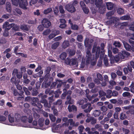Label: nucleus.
I'll use <instances>...</instances> for the list:
<instances>
[{
  "mask_svg": "<svg viewBox=\"0 0 134 134\" xmlns=\"http://www.w3.org/2000/svg\"><path fill=\"white\" fill-rule=\"evenodd\" d=\"M85 60L86 64L84 62H82L80 66V69H82L84 67H86L90 64L91 65H94L96 63V59L93 57H92L91 52L89 50L86 51Z\"/></svg>",
  "mask_w": 134,
  "mask_h": 134,
  "instance_id": "1",
  "label": "nucleus"
},
{
  "mask_svg": "<svg viewBox=\"0 0 134 134\" xmlns=\"http://www.w3.org/2000/svg\"><path fill=\"white\" fill-rule=\"evenodd\" d=\"M33 120L32 115L23 116L19 119V123L18 126L26 127H32L30 124Z\"/></svg>",
  "mask_w": 134,
  "mask_h": 134,
  "instance_id": "2",
  "label": "nucleus"
},
{
  "mask_svg": "<svg viewBox=\"0 0 134 134\" xmlns=\"http://www.w3.org/2000/svg\"><path fill=\"white\" fill-rule=\"evenodd\" d=\"M12 4L16 6L19 5V7L24 10L27 9L28 3L26 0H11Z\"/></svg>",
  "mask_w": 134,
  "mask_h": 134,
  "instance_id": "3",
  "label": "nucleus"
},
{
  "mask_svg": "<svg viewBox=\"0 0 134 134\" xmlns=\"http://www.w3.org/2000/svg\"><path fill=\"white\" fill-rule=\"evenodd\" d=\"M20 114L16 113L14 115V118L12 115L11 114L9 115L8 116V119L9 122L11 124L10 125L14 126L18 125V126L19 123V119L20 118Z\"/></svg>",
  "mask_w": 134,
  "mask_h": 134,
  "instance_id": "4",
  "label": "nucleus"
},
{
  "mask_svg": "<svg viewBox=\"0 0 134 134\" xmlns=\"http://www.w3.org/2000/svg\"><path fill=\"white\" fill-rule=\"evenodd\" d=\"M130 55V54L128 52L125 51L122 52V53H120L118 55H116L114 57V61H115L116 62H119L120 60H121L124 59V58L127 57Z\"/></svg>",
  "mask_w": 134,
  "mask_h": 134,
  "instance_id": "5",
  "label": "nucleus"
},
{
  "mask_svg": "<svg viewBox=\"0 0 134 134\" xmlns=\"http://www.w3.org/2000/svg\"><path fill=\"white\" fill-rule=\"evenodd\" d=\"M100 51V47L99 46H97L96 45L94 44L92 49V52L93 53H96V58H95L94 56L92 55V57H93L96 60V59L98 58L99 57Z\"/></svg>",
  "mask_w": 134,
  "mask_h": 134,
  "instance_id": "6",
  "label": "nucleus"
},
{
  "mask_svg": "<svg viewBox=\"0 0 134 134\" xmlns=\"http://www.w3.org/2000/svg\"><path fill=\"white\" fill-rule=\"evenodd\" d=\"M93 3H95V5L97 7L99 8L100 10L102 9V8L103 7L102 5V0H91Z\"/></svg>",
  "mask_w": 134,
  "mask_h": 134,
  "instance_id": "7",
  "label": "nucleus"
},
{
  "mask_svg": "<svg viewBox=\"0 0 134 134\" xmlns=\"http://www.w3.org/2000/svg\"><path fill=\"white\" fill-rule=\"evenodd\" d=\"M65 9L69 12L73 13L75 11V9L71 4L70 3L66 5Z\"/></svg>",
  "mask_w": 134,
  "mask_h": 134,
  "instance_id": "8",
  "label": "nucleus"
},
{
  "mask_svg": "<svg viewBox=\"0 0 134 134\" xmlns=\"http://www.w3.org/2000/svg\"><path fill=\"white\" fill-rule=\"evenodd\" d=\"M88 107L87 109L84 110V111L86 113L90 112L91 110L92 109V108L91 107V104H86L82 105V108L83 109H84Z\"/></svg>",
  "mask_w": 134,
  "mask_h": 134,
  "instance_id": "9",
  "label": "nucleus"
},
{
  "mask_svg": "<svg viewBox=\"0 0 134 134\" xmlns=\"http://www.w3.org/2000/svg\"><path fill=\"white\" fill-rule=\"evenodd\" d=\"M42 24L44 27L46 28L49 27L51 25L50 21L46 19H43Z\"/></svg>",
  "mask_w": 134,
  "mask_h": 134,
  "instance_id": "10",
  "label": "nucleus"
},
{
  "mask_svg": "<svg viewBox=\"0 0 134 134\" xmlns=\"http://www.w3.org/2000/svg\"><path fill=\"white\" fill-rule=\"evenodd\" d=\"M71 66H74L75 68H76L78 66V63L76 58H72L71 59L70 65Z\"/></svg>",
  "mask_w": 134,
  "mask_h": 134,
  "instance_id": "11",
  "label": "nucleus"
},
{
  "mask_svg": "<svg viewBox=\"0 0 134 134\" xmlns=\"http://www.w3.org/2000/svg\"><path fill=\"white\" fill-rule=\"evenodd\" d=\"M74 100L71 99V97L70 95H68L66 98V101L65 102V104L66 105H68V104H72L74 103Z\"/></svg>",
  "mask_w": 134,
  "mask_h": 134,
  "instance_id": "12",
  "label": "nucleus"
},
{
  "mask_svg": "<svg viewBox=\"0 0 134 134\" xmlns=\"http://www.w3.org/2000/svg\"><path fill=\"white\" fill-rule=\"evenodd\" d=\"M44 120L43 118L40 119L38 120V124L40 126L39 127L37 126L35 128L37 129H42L43 130H45V128H43V129H41V127L43 125V122Z\"/></svg>",
  "mask_w": 134,
  "mask_h": 134,
  "instance_id": "13",
  "label": "nucleus"
},
{
  "mask_svg": "<svg viewBox=\"0 0 134 134\" xmlns=\"http://www.w3.org/2000/svg\"><path fill=\"white\" fill-rule=\"evenodd\" d=\"M59 34V31L56 30H53L52 31V33L49 36V38L50 39H51Z\"/></svg>",
  "mask_w": 134,
  "mask_h": 134,
  "instance_id": "14",
  "label": "nucleus"
},
{
  "mask_svg": "<svg viewBox=\"0 0 134 134\" xmlns=\"http://www.w3.org/2000/svg\"><path fill=\"white\" fill-rule=\"evenodd\" d=\"M12 24H9L7 21H5L3 24V28L5 29V30L6 31L9 30L12 27Z\"/></svg>",
  "mask_w": 134,
  "mask_h": 134,
  "instance_id": "15",
  "label": "nucleus"
},
{
  "mask_svg": "<svg viewBox=\"0 0 134 134\" xmlns=\"http://www.w3.org/2000/svg\"><path fill=\"white\" fill-rule=\"evenodd\" d=\"M61 125L59 124L56 126H54L52 128V131L54 132H58L60 131Z\"/></svg>",
  "mask_w": 134,
  "mask_h": 134,
  "instance_id": "16",
  "label": "nucleus"
},
{
  "mask_svg": "<svg viewBox=\"0 0 134 134\" xmlns=\"http://www.w3.org/2000/svg\"><path fill=\"white\" fill-rule=\"evenodd\" d=\"M5 8L7 11L9 13H11L12 12L11 6L10 3L9 2H7Z\"/></svg>",
  "mask_w": 134,
  "mask_h": 134,
  "instance_id": "17",
  "label": "nucleus"
},
{
  "mask_svg": "<svg viewBox=\"0 0 134 134\" xmlns=\"http://www.w3.org/2000/svg\"><path fill=\"white\" fill-rule=\"evenodd\" d=\"M12 12L13 14L15 15H17V13L20 15L22 14L21 10L18 8L14 9L13 10Z\"/></svg>",
  "mask_w": 134,
  "mask_h": 134,
  "instance_id": "18",
  "label": "nucleus"
},
{
  "mask_svg": "<svg viewBox=\"0 0 134 134\" xmlns=\"http://www.w3.org/2000/svg\"><path fill=\"white\" fill-rule=\"evenodd\" d=\"M38 99L37 98L34 97L32 98L31 100L32 102V106L34 107L37 106V104L36 103L38 102Z\"/></svg>",
  "mask_w": 134,
  "mask_h": 134,
  "instance_id": "19",
  "label": "nucleus"
},
{
  "mask_svg": "<svg viewBox=\"0 0 134 134\" xmlns=\"http://www.w3.org/2000/svg\"><path fill=\"white\" fill-rule=\"evenodd\" d=\"M68 110L70 112H71L72 110L74 111H76L77 110V108L76 106L74 105H72L71 106L69 105L68 107Z\"/></svg>",
  "mask_w": 134,
  "mask_h": 134,
  "instance_id": "20",
  "label": "nucleus"
},
{
  "mask_svg": "<svg viewBox=\"0 0 134 134\" xmlns=\"http://www.w3.org/2000/svg\"><path fill=\"white\" fill-rule=\"evenodd\" d=\"M108 56L110 58V63L111 64H112L114 63V57L112 55V52L111 51L109 50L108 51Z\"/></svg>",
  "mask_w": 134,
  "mask_h": 134,
  "instance_id": "21",
  "label": "nucleus"
},
{
  "mask_svg": "<svg viewBox=\"0 0 134 134\" xmlns=\"http://www.w3.org/2000/svg\"><path fill=\"white\" fill-rule=\"evenodd\" d=\"M123 43L124 46L126 50L129 51H131V46L125 41L123 42Z\"/></svg>",
  "mask_w": 134,
  "mask_h": 134,
  "instance_id": "22",
  "label": "nucleus"
},
{
  "mask_svg": "<svg viewBox=\"0 0 134 134\" xmlns=\"http://www.w3.org/2000/svg\"><path fill=\"white\" fill-rule=\"evenodd\" d=\"M106 5L107 8L108 10H111L113 8V4L111 2H107L106 3Z\"/></svg>",
  "mask_w": 134,
  "mask_h": 134,
  "instance_id": "23",
  "label": "nucleus"
},
{
  "mask_svg": "<svg viewBox=\"0 0 134 134\" xmlns=\"http://www.w3.org/2000/svg\"><path fill=\"white\" fill-rule=\"evenodd\" d=\"M88 41H89L88 38H86L84 41V44L86 47H87L89 46H90V47H89L88 48V49L87 50V51L88 50H89L90 51V48H91L90 47L91 46V44H90L89 43Z\"/></svg>",
  "mask_w": 134,
  "mask_h": 134,
  "instance_id": "24",
  "label": "nucleus"
},
{
  "mask_svg": "<svg viewBox=\"0 0 134 134\" xmlns=\"http://www.w3.org/2000/svg\"><path fill=\"white\" fill-rule=\"evenodd\" d=\"M69 45V42L68 41H65L62 44V47L64 48H65L68 47Z\"/></svg>",
  "mask_w": 134,
  "mask_h": 134,
  "instance_id": "25",
  "label": "nucleus"
},
{
  "mask_svg": "<svg viewBox=\"0 0 134 134\" xmlns=\"http://www.w3.org/2000/svg\"><path fill=\"white\" fill-rule=\"evenodd\" d=\"M127 116L125 113H124L123 112L121 113L120 114L119 118L120 119L123 120L127 118Z\"/></svg>",
  "mask_w": 134,
  "mask_h": 134,
  "instance_id": "26",
  "label": "nucleus"
},
{
  "mask_svg": "<svg viewBox=\"0 0 134 134\" xmlns=\"http://www.w3.org/2000/svg\"><path fill=\"white\" fill-rule=\"evenodd\" d=\"M68 121L70 123V126L69 128L70 130L72 129V127L74 126V125L75 122L73 121V120L72 119H70L68 120Z\"/></svg>",
  "mask_w": 134,
  "mask_h": 134,
  "instance_id": "27",
  "label": "nucleus"
},
{
  "mask_svg": "<svg viewBox=\"0 0 134 134\" xmlns=\"http://www.w3.org/2000/svg\"><path fill=\"white\" fill-rule=\"evenodd\" d=\"M101 113V112L100 110H95L93 112V115L95 117L98 116Z\"/></svg>",
  "mask_w": 134,
  "mask_h": 134,
  "instance_id": "28",
  "label": "nucleus"
},
{
  "mask_svg": "<svg viewBox=\"0 0 134 134\" xmlns=\"http://www.w3.org/2000/svg\"><path fill=\"white\" fill-rule=\"evenodd\" d=\"M52 11V9L51 8H48L46 9H45L44 10L43 13L45 14H47L49 13H51Z\"/></svg>",
  "mask_w": 134,
  "mask_h": 134,
  "instance_id": "29",
  "label": "nucleus"
},
{
  "mask_svg": "<svg viewBox=\"0 0 134 134\" xmlns=\"http://www.w3.org/2000/svg\"><path fill=\"white\" fill-rule=\"evenodd\" d=\"M87 101V99L85 98H83L82 100H79L78 102L77 103L79 105H81L83 104L85 102H86Z\"/></svg>",
  "mask_w": 134,
  "mask_h": 134,
  "instance_id": "30",
  "label": "nucleus"
},
{
  "mask_svg": "<svg viewBox=\"0 0 134 134\" xmlns=\"http://www.w3.org/2000/svg\"><path fill=\"white\" fill-rule=\"evenodd\" d=\"M111 93L112 91L111 90H108L107 91L106 97L108 98H110L111 97Z\"/></svg>",
  "mask_w": 134,
  "mask_h": 134,
  "instance_id": "31",
  "label": "nucleus"
},
{
  "mask_svg": "<svg viewBox=\"0 0 134 134\" xmlns=\"http://www.w3.org/2000/svg\"><path fill=\"white\" fill-rule=\"evenodd\" d=\"M42 103L44 104V106L45 107H48V104L47 101L44 99L42 98V99L41 101Z\"/></svg>",
  "mask_w": 134,
  "mask_h": 134,
  "instance_id": "32",
  "label": "nucleus"
},
{
  "mask_svg": "<svg viewBox=\"0 0 134 134\" xmlns=\"http://www.w3.org/2000/svg\"><path fill=\"white\" fill-rule=\"evenodd\" d=\"M119 20V19L118 18H113L110 20V21L111 23H115L118 22Z\"/></svg>",
  "mask_w": 134,
  "mask_h": 134,
  "instance_id": "33",
  "label": "nucleus"
},
{
  "mask_svg": "<svg viewBox=\"0 0 134 134\" xmlns=\"http://www.w3.org/2000/svg\"><path fill=\"white\" fill-rule=\"evenodd\" d=\"M14 94V95L16 96H18L19 95L20 96H21V95H22L24 93L23 92H22L21 93L19 94L17 92V91L16 90H14L13 91Z\"/></svg>",
  "mask_w": 134,
  "mask_h": 134,
  "instance_id": "34",
  "label": "nucleus"
},
{
  "mask_svg": "<svg viewBox=\"0 0 134 134\" xmlns=\"http://www.w3.org/2000/svg\"><path fill=\"white\" fill-rule=\"evenodd\" d=\"M62 93V91H60L59 90H58L54 92L55 97L56 98H58L59 97L60 94Z\"/></svg>",
  "mask_w": 134,
  "mask_h": 134,
  "instance_id": "35",
  "label": "nucleus"
},
{
  "mask_svg": "<svg viewBox=\"0 0 134 134\" xmlns=\"http://www.w3.org/2000/svg\"><path fill=\"white\" fill-rule=\"evenodd\" d=\"M117 12L119 14H122L124 13V10L122 8H119L117 9Z\"/></svg>",
  "mask_w": 134,
  "mask_h": 134,
  "instance_id": "36",
  "label": "nucleus"
},
{
  "mask_svg": "<svg viewBox=\"0 0 134 134\" xmlns=\"http://www.w3.org/2000/svg\"><path fill=\"white\" fill-rule=\"evenodd\" d=\"M67 55L65 52H63L60 55V58L62 60L65 59Z\"/></svg>",
  "mask_w": 134,
  "mask_h": 134,
  "instance_id": "37",
  "label": "nucleus"
},
{
  "mask_svg": "<svg viewBox=\"0 0 134 134\" xmlns=\"http://www.w3.org/2000/svg\"><path fill=\"white\" fill-rule=\"evenodd\" d=\"M12 15V14H4L2 16V18L5 19H7L9 18L10 16Z\"/></svg>",
  "mask_w": 134,
  "mask_h": 134,
  "instance_id": "38",
  "label": "nucleus"
},
{
  "mask_svg": "<svg viewBox=\"0 0 134 134\" xmlns=\"http://www.w3.org/2000/svg\"><path fill=\"white\" fill-rule=\"evenodd\" d=\"M59 42H57L54 43L52 46V48L53 49H56L59 45Z\"/></svg>",
  "mask_w": 134,
  "mask_h": 134,
  "instance_id": "39",
  "label": "nucleus"
},
{
  "mask_svg": "<svg viewBox=\"0 0 134 134\" xmlns=\"http://www.w3.org/2000/svg\"><path fill=\"white\" fill-rule=\"evenodd\" d=\"M115 13L114 11H110L108 12L106 14V15L107 17V18L109 19L110 17L112 15L114 14Z\"/></svg>",
  "mask_w": 134,
  "mask_h": 134,
  "instance_id": "40",
  "label": "nucleus"
},
{
  "mask_svg": "<svg viewBox=\"0 0 134 134\" xmlns=\"http://www.w3.org/2000/svg\"><path fill=\"white\" fill-rule=\"evenodd\" d=\"M98 95V94H94L91 97L89 95H87V97L88 99L90 101L93 98L97 96Z\"/></svg>",
  "mask_w": 134,
  "mask_h": 134,
  "instance_id": "41",
  "label": "nucleus"
},
{
  "mask_svg": "<svg viewBox=\"0 0 134 134\" xmlns=\"http://www.w3.org/2000/svg\"><path fill=\"white\" fill-rule=\"evenodd\" d=\"M49 118L53 122H54L56 120V117L54 116L52 114H49Z\"/></svg>",
  "mask_w": 134,
  "mask_h": 134,
  "instance_id": "42",
  "label": "nucleus"
},
{
  "mask_svg": "<svg viewBox=\"0 0 134 134\" xmlns=\"http://www.w3.org/2000/svg\"><path fill=\"white\" fill-rule=\"evenodd\" d=\"M130 18V16L127 15H124L121 17L120 19L122 20H127Z\"/></svg>",
  "mask_w": 134,
  "mask_h": 134,
  "instance_id": "43",
  "label": "nucleus"
},
{
  "mask_svg": "<svg viewBox=\"0 0 134 134\" xmlns=\"http://www.w3.org/2000/svg\"><path fill=\"white\" fill-rule=\"evenodd\" d=\"M129 112L131 114H134V106H130Z\"/></svg>",
  "mask_w": 134,
  "mask_h": 134,
  "instance_id": "44",
  "label": "nucleus"
},
{
  "mask_svg": "<svg viewBox=\"0 0 134 134\" xmlns=\"http://www.w3.org/2000/svg\"><path fill=\"white\" fill-rule=\"evenodd\" d=\"M20 28L23 30L27 31L28 30L27 26L25 25H21L20 26Z\"/></svg>",
  "mask_w": 134,
  "mask_h": 134,
  "instance_id": "45",
  "label": "nucleus"
},
{
  "mask_svg": "<svg viewBox=\"0 0 134 134\" xmlns=\"http://www.w3.org/2000/svg\"><path fill=\"white\" fill-rule=\"evenodd\" d=\"M16 55H18L19 57L21 56L22 57L26 58L27 57V55L26 54H24L21 53H16Z\"/></svg>",
  "mask_w": 134,
  "mask_h": 134,
  "instance_id": "46",
  "label": "nucleus"
},
{
  "mask_svg": "<svg viewBox=\"0 0 134 134\" xmlns=\"http://www.w3.org/2000/svg\"><path fill=\"white\" fill-rule=\"evenodd\" d=\"M51 32V30L49 29H47L44 31L43 33V35H47L49 34Z\"/></svg>",
  "mask_w": 134,
  "mask_h": 134,
  "instance_id": "47",
  "label": "nucleus"
},
{
  "mask_svg": "<svg viewBox=\"0 0 134 134\" xmlns=\"http://www.w3.org/2000/svg\"><path fill=\"white\" fill-rule=\"evenodd\" d=\"M122 95L124 97H130L131 96L130 93V92H124L122 94Z\"/></svg>",
  "mask_w": 134,
  "mask_h": 134,
  "instance_id": "48",
  "label": "nucleus"
},
{
  "mask_svg": "<svg viewBox=\"0 0 134 134\" xmlns=\"http://www.w3.org/2000/svg\"><path fill=\"white\" fill-rule=\"evenodd\" d=\"M103 62L104 65L106 66H109L108 61L106 57L104 58Z\"/></svg>",
  "mask_w": 134,
  "mask_h": 134,
  "instance_id": "49",
  "label": "nucleus"
},
{
  "mask_svg": "<svg viewBox=\"0 0 134 134\" xmlns=\"http://www.w3.org/2000/svg\"><path fill=\"white\" fill-rule=\"evenodd\" d=\"M129 29L131 30L134 31V22L132 23L129 25Z\"/></svg>",
  "mask_w": 134,
  "mask_h": 134,
  "instance_id": "50",
  "label": "nucleus"
},
{
  "mask_svg": "<svg viewBox=\"0 0 134 134\" xmlns=\"http://www.w3.org/2000/svg\"><path fill=\"white\" fill-rule=\"evenodd\" d=\"M113 45L116 47H119L121 44L120 42L118 41H115L113 43Z\"/></svg>",
  "mask_w": 134,
  "mask_h": 134,
  "instance_id": "51",
  "label": "nucleus"
},
{
  "mask_svg": "<svg viewBox=\"0 0 134 134\" xmlns=\"http://www.w3.org/2000/svg\"><path fill=\"white\" fill-rule=\"evenodd\" d=\"M132 35L134 37V33ZM129 41L130 43L134 44V37L130 38L129 40Z\"/></svg>",
  "mask_w": 134,
  "mask_h": 134,
  "instance_id": "52",
  "label": "nucleus"
},
{
  "mask_svg": "<svg viewBox=\"0 0 134 134\" xmlns=\"http://www.w3.org/2000/svg\"><path fill=\"white\" fill-rule=\"evenodd\" d=\"M77 40L79 42H81L83 41V37L81 35H78L77 37Z\"/></svg>",
  "mask_w": 134,
  "mask_h": 134,
  "instance_id": "53",
  "label": "nucleus"
},
{
  "mask_svg": "<svg viewBox=\"0 0 134 134\" xmlns=\"http://www.w3.org/2000/svg\"><path fill=\"white\" fill-rule=\"evenodd\" d=\"M24 91L25 92V94L27 95H29L30 94V92L28 91V89L25 87H23Z\"/></svg>",
  "mask_w": 134,
  "mask_h": 134,
  "instance_id": "54",
  "label": "nucleus"
},
{
  "mask_svg": "<svg viewBox=\"0 0 134 134\" xmlns=\"http://www.w3.org/2000/svg\"><path fill=\"white\" fill-rule=\"evenodd\" d=\"M115 113H118L120 111H121L122 109L121 107H116L115 108Z\"/></svg>",
  "mask_w": 134,
  "mask_h": 134,
  "instance_id": "55",
  "label": "nucleus"
},
{
  "mask_svg": "<svg viewBox=\"0 0 134 134\" xmlns=\"http://www.w3.org/2000/svg\"><path fill=\"white\" fill-rule=\"evenodd\" d=\"M97 77L100 81H102L103 80V77L100 74H97Z\"/></svg>",
  "mask_w": 134,
  "mask_h": 134,
  "instance_id": "56",
  "label": "nucleus"
},
{
  "mask_svg": "<svg viewBox=\"0 0 134 134\" xmlns=\"http://www.w3.org/2000/svg\"><path fill=\"white\" fill-rule=\"evenodd\" d=\"M71 28L72 29L74 30H77L78 29V26L77 25H72L71 26Z\"/></svg>",
  "mask_w": 134,
  "mask_h": 134,
  "instance_id": "57",
  "label": "nucleus"
},
{
  "mask_svg": "<svg viewBox=\"0 0 134 134\" xmlns=\"http://www.w3.org/2000/svg\"><path fill=\"white\" fill-rule=\"evenodd\" d=\"M84 129V128L83 126H79L78 127V129L79 130V133H82L83 132V131Z\"/></svg>",
  "mask_w": 134,
  "mask_h": 134,
  "instance_id": "58",
  "label": "nucleus"
},
{
  "mask_svg": "<svg viewBox=\"0 0 134 134\" xmlns=\"http://www.w3.org/2000/svg\"><path fill=\"white\" fill-rule=\"evenodd\" d=\"M101 110L103 112H106L107 111L108 109L107 108L104 106H103L100 108Z\"/></svg>",
  "mask_w": 134,
  "mask_h": 134,
  "instance_id": "59",
  "label": "nucleus"
},
{
  "mask_svg": "<svg viewBox=\"0 0 134 134\" xmlns=\"http://www.w3.org/2000/svg\"><path fill=\"white\" fill-rule=\"evenodd\" d=\"M82 9L83 11V12L85 14H87L89 12V10L86 7H83Z\"/></svg>",
  "mask_w": 134,
  "mask_h": 134,
  "instance_id": "60",
  "label": "nucleus"
},
{
  "mask_svg": "<svg viewBox=\"0 0 134 134\" xmlns=\"http://www.w3.org/2000/svg\"><path fill=\"white\" fill-rule=\"evenodd\" d=\"M71 59L67 58L65 61V63L67 65H70Z\"/></svg>",
  "mask_w": 134,
  "mask_h": 134,
  "instance_id": "61",
  "label": "nucleus"
},
{
  "mask_svg": "<svg viewBox=\"0 0 134 134\" xmlns=\"http://www.w3.org/2000/svg\"><path fill=\"white\" fill-rule=\"evenodd\" d=\"M38 0H31L30 2V4L31 5L36 3L37 2Z\"/></svg>",
  "mask_w": 134,
  "mask_h": 134,
  "instance_id": "62",
  "label": "nucleus"
},
{
  "mask_svg": "<svg viewBox=\"0 0 134 134\" xmlns=\"http://www.w3.org/2000/svg\"><path fill=\"white\" fill-rule=\"evenodd\" d=\"M118 95V93L116 91H113L112 93L111 96L113 97L117 96Z\"/></svg>",
  "mask_w": 134,
  "mask_h": 134,
  "instance_id": "63",
  "label": "nucleus"
},
{
  "mask_svg": "<svg viewBox=\"0 0 134 134\" xmlns=\"http://www.w3.org/2000/svg\"><path fill=\"white\" fill-rule=\"evenodd\" d=\"M44 27L42 25H40L38 26L37 29L39 31H42L43 30Z\"/></svg>",
  "mask_w": 134,
  "mask_h": 134,
  "instance_id": "64",
  "label": "nucleus"
}]
</instances>
